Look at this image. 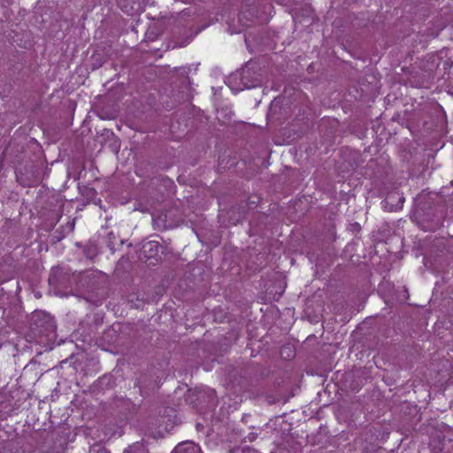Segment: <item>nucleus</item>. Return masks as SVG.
<instances>
[{"label":"nucleus","instance_id":"7ed1b4c3","mask_svg":"<svg viewBox=\"0 0 453 453\" xmlns=\"http://www.w3.org/2000/svg\"><path fill=\"white\" fill-rule=\"evenodd\" d=\"M158 245L153 242H147L143 245V252L147 250L152 251L154 249H157Z\"/></svg>","mask_w":453,"mask_h":453},{"label":"nucleus","instance_id":"f257e3e1","mask_svg":"<svg viewBox=\"0 0 453 453\" xmlns=\"http://www.w3.org/2000/svg\"><path fill=\"white\" fill-rule=\"evenodd\" d=\"M172 453H202L198 445L193 441H184L178 444Z\"/></svg>","mask_w":453,"mask_h":453},{"label":"nucleus","instance_id":"20e7f679","mask_svg":"<svg viewBox=\"0 0 453 453\" xmlns=\"http://www.w3.org/2000/svg\"><path fill=\"white\" fill-rule=\"evenodd\" d=\"M284 353H287V357L291 358L294 357V350L291 347L286 346L281 350V355L283 356Z\"/></svg>","mask_w":453,"mask_h":453},{"label":"nucleus","instance_id":"f03ea898","mask_svg":"<svg viewBox=\"0 0 453 453\" xmlns=\"http://www.w3.org/2000/svg\"><path fill=\"white\" fill-rule=\"evenodd\" d=\"M125 453H148L143 445L136 443L128 448Z\"/></svg>","mask_w":453,"mask_h":453}]
</instances>
